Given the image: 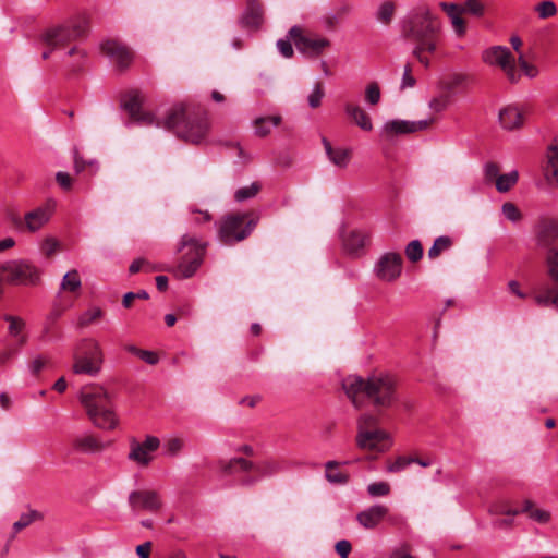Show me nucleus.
Wrapping results in <instances>:
<instances>
[{
	"instance_id": "nucleus-1",
	"label": "nucleus",
	"mask_w": 558,
	"mask_h": 558,
	"mask_svg": "<svg viewBox=\"0 0 558 558\" xmlns=\"http://www.w3.org/2000/svg\"><path fill=\"white\" fill-rule=\"evenodd\" d=\"M402 36L413 44L412 54L425 69L441 45V24L427 4L412 9L400 22Z\"/></svg>"
},
{
	"instance_id": "nucleus-2",
	"label": "nucleus",
	"mask_w": 558,
	"mask_h": 558,
	"mask_svg": "<svg viewBox=\"0 0 558 558\" xmlns=\"http://www.w3.org/2000/svg\"><path fill=\"white\" fill-rule=\"evenodd\" d=\"M342 387L355 408L369 403L379 413L391 408L397 400L396 380L389 374H375L367 379L349 376Z\"/></svg>"
},
{
	"instance_id": "nucleus-3",
	"label": "nucleus",
	"mask_w": 558,
	"mask_h": 558,
	"mask_svg": "<svg viewBox=\"0 0 558 558\" xmlns=\"http://www.w3.org/2000/svg\"><path fill=\"white\" fill-rule=\"evenodd\" d=\"M157 128L173 131L184 141L197 144L206 136L209 124L204 113L190 112L183 105H174L162 117V122H157Z\"/></svg>"
},
{
	"instance_id": "nucleus-4",
	"label": "nucleus",
	"mask_w": 558,
	"mask_h": 558,
	"mask_svg": "<svg viewBox=\"0 0 558 558\" xmlns=\"http://www.w3.org/2000/svg\"><path fill=\"white\" fill-rule=\"evenodd\" d=\"M78 399L92 423L105 430H112L119 424L114 405L108 391L98 385L84 386Z\"/></svg>"
},
{
	"instance_id": "nucleus-5",
	"label": "nucleus",
	"mask_w": 558,
	"mask_h": 558,
	"mask_svg": "<svg viewBox=\"0 0 558 558\" xmlns=\"http://www.w3.org/2000/svg\"><path fill=\"white\" fill-rule=\"evenodd\" d=\"M220 469L226 475L238 473H254L242 478V485H253L263 477L276 475L284 470L283 462L277 459H265L253 463L244 458H233L220 462Z\"/></svg>"
},
{
	"instance_id": "nucleus-6",
	"label": "nucleus",
	"mask_w": 558,
	"mask_h": 558,
	"mask_svg": "<svg viewBox=\"0 0 558 558\" xmlns=\"http://www.w3.org/2000/svg\"><path fill=\"white\" fill-rule=\"evenodd\" d=\"M207 242L201 241L192 234L181 236L178 244V252H183L178 265L170 271L178 279H187L193 277L204 262Z\"/></svg>"
},
{
	"instance_id": "nucleus-7",
	"label": "nucleus",
	"mask_w": 558,
	"mask_h": 558,
	"mask_svg": "<svg viewBox=\"0 0 558 558\" xmlns=\"http://www.w3.org/2000/svg\"><path fill=\"white\" fill-rule=\"evenodd\" d=\"M379 417L376 414L364 413L357 420L356 445L364 450L385 452L391 447V437L378 428Z\"/></svg>"
},
{
	"instance_id": "nucleus-8",
	"label": "nucleus",
	"mask_w": 558,
	"mask_h": 558,
	"mask_svg": "<svg viewBox=\"0 0 558 558\" xmlns=\"http://www.w3.org/2000/svg\"><path fill=\"white\" fill-rule=\"evenodd\" d=\"M105 362L100 343L94 338L82 339L73 350V373L97 376Z\"/></svg>"
},
{
	"instance_id": "nucleus-9",
	"label": "nucleus",
	"mask_w": 558,
	"mask_h": 558,
	"mask_svg": "<svg viewBox=\"0 0 558 558\" xmlns=\"http://www.w3.org/2000/svg\"><path fill=\"white\" fill-rule=\"evenodd\" d=\"M247 214H232L223 217L218 227V238L227 245L246 239L256 226V220H247Z\"/></svg>"
},
{
	"instance_id": "nucleus-10",
	"label": "nucleus",
	"mask_w": 558,
	"mask_h": 558,
	"mask_svg": "<svg viewBox=\"0 0 558 558\" xmlns=\"http://www.w3.org/2000/svg\"><path fill=\"white\" fill-rule=\"evenodd\" d=\"M85 31L86 23L84 21L48 28L41 36V41L49 47L48 50L43 52V59H48L53 49L61 48L70 41L83 36Z\"/></svg>"
},
{
	"instance_id": "nucleus-11",
	"label": "nucleus",
	"mask_w": 558,
	"mask_h": 558,
	"mask_svg": "<svg viewBox=\"0 0 558 558\" xmlns=\"http://www.w3.org/2000/svg\"><path fill=\"white\" fill-rule=\"evenodd\" d=\"M482 60L490 66L499 68L510 83L520 81L515 56L505 46H493L482 52Z\"/></svg>"
},
{
	"instance_id": "nucleus-12",
	"label": "nucleus",
	"mask_w": 558,
	"mask_h": 558,
	"mask_svg": "<svg viewBox=\"0 0 558 558\" xmlns=\"http://www.w3.org/2000/svg\"><path fill=\"white\" fill-rule=\"evenodd\" d=\"M0 276L12 284H36L40 278L39 269L25 260H10L0 266Z\"/></svg>"
},
{
	"instance_id": "nucleus-13",
	"label": "nucleus",
	"mask_w": 558,
	"mask_h": 558,
	"mask_svg": "<svg viewBox=\"0 0 558 558\" xmlns=\"http://www.w3.org/2000/svg\"><path fill=\"white\" fill-rule=\"evenodd\" d=\"M289 36L293 40L298 51L308 58L320 56L331 43L319 35H310L302 26L294 25L289 29Z\"/></svg>"
},
{
	"instance_id": "nucleus-14",
	"label": "nucleus",
	"mask_w": 558,
	"mask_h": 558,
	"mask_svg": "<svg viewBox=\"0 0 558 558\" xmlns=\"http://www.w3.org/2000/svg\"><path fill=\"white\" fill-rule=\"evenodd\" d=\"M143 96L137 90L130 92L123 101V108L128 111L130 118L143 125L157 126V122H162V118L153 112H146L142 109Z\"/></svg>"
},
{
	"instance_id": "nucleus-15",
	"label": "nucleus",
	"mask_w": 558,
	"mask_h": 558,
	"mask_svg": "<svg viewBox=\"0 0 558 558\" xmlns=\"http://www.w3.org/2000/svg\"><path fill=\"white\" fill-rule=\"evenodd\" d=\"M374 272L381 281H396L402 272L401 255L395 252L383 254L375 264Z\"/></svg>"
},
{
	"instance_id": "nucleus-16",
	"label": "nucleus",
	"mask_w": 558,
	"mask_h": 558,
	"mask_svg": "<svg viewBox=\"0 0 558 558\" xmlns=\"http://www.w3.org/2000/svg\"><path fill=\"white\" fill-rule=\"evenodd\" d=\"M160 440L156 436H146L144 441L131 439L129 460L141 466H147L154 459V452L159 448Z\"/></svg>"
},
{
	"instance_id": "nucleus-17",
	"label": "nucleus",
	"mask_w": 558,
	"mask_h": 558,
	"mask_svg": "<svg viewBox=\"0 0 558 558\" xmlns=\"http://www.w3.org/2000/svg\"><path fill=\"white\" fill-rule=\"evenodd\" d=\"M57 203L49 198L43 205L28 211L24 216L25 228L29 232H37L46 226L56 211Z\"/></svg>"
},
{
	"instance_id": "nucleus-18",
	"label": "nucleus",
	"mask_w": 558,
	"mask_h": 558,
	"mask_svg": "<svg viewBox=\"0 0 558 558\" xmlns=\"http://www.w3.org/2000/svg\"><path fill=\"white\" fill-rule=\"evenodd\" d=\"M101 52L120 70L126 69L133 61V52L122 43L108 39L100 46Z\"/></svg>"
},
{
	"instance_id": "nucleus-19",
	"label": "nucleus",
	"mask_w": 558,
	"mask_h": 558,
	"mask_svg": "<svg viewBox=\"0 0 558 558\" xmlns=\"http://www.w3.org/2000/svg\"><path fill=\"white\" fill-rule=\"evenodd\" d=\"M129 504L135 511L149 512H156L162 506L160 496L155 490H134L129 495Z\"/></svg>"
},
{
	"instance_id": "nucleus-20",
	"label": "nucleus",
	"mask_w": 558,
	"mask_h": 558,
	"mask_svg": "<svg viewBox=\"0 0 558 558\" xmlns=\"http://www.w3.org/2000/svg\"><path fill=\"white\" fill-rule=\"evenodd\" d=\"M434 118L418 121L390 120L385 123L384 132L387 135L415 133L418 131L427 130L434 123Z\"/></svg>"
},
{
	"instance_id": "nucleus-21",
	"label": "nucleus",
	"mask_w": 558,
	"mask_h": 558,
	"mask_svg": "<svg viewBox=\"0 0 558 558\" xmlns=\"http://www.w3.org/2000/svg\"><path fill=\"white\" fill-rule=\"evenodd\" d=\"M111 441H102L93 434H83L73 439V449L81 453L95 454L100 453L110 447Z\"/></svg>"
},
{
	"instance_id": "nucleus-22",
	"label": "nucleus",
	"mask_w": 558,
	"mask_h": 558,
	"mask_svg": "<svg viewBox=\"0 0 558 558\" xmlns=\"http://www.w3.org/2000/svg\"><path fill=\"white\" fill-rule=\"evenodd\" d=\"M537 246L546 250H558V221H547L539 226L536 236Z\"/></svg>"
},
{
	"instance_id": "nucleus-23",
	"label": "nucleus",
	"mask_w": 558,
	"mask_h": 558,
	"mask_svg": "<svg viewBox=\"0 0 558 558\" xmlns=\"http://www.w3.org/2000/svg\"><path fill=\"white\" fill-rule=\"evenodd\" d=\"M389 509L384 505H374L356 515L357 522L367 530L375 529L388 514Z\"/></svg>"
},
{
	"instance_id": "nucleus-24",
	"label": "nucleus",
	"mask_w": 558,
	"mask_h": 558,
	"mask_svg": "<svg viewBox=\"0 0 558 558\" xmlns=\"http://www.w3.org/2000/svg\"><path fill=\"white\" fill-rule=\"evenodd\" d=\"M323 144L328 159L332 165L340 169L348 167L351 160V150L343 147H332L329 141L323 138Z\"/></svg>"
},
{
	"instance_id": "nucleus-25",
	"label": "nucleus",
	"mask_w": 558,
	"mask_h": 558,
	"mask_svg": "<svg viewBox=\"0 0 558 558\" xmlns=\"http://www.w3.org/2000/svg\"><path fill=\"white\" fill-rule=\"evenodd\" d=\"M499 122L506 130H514L523 124V112L517 106H507L499 112Z\"/></svg>"
},
{
	"instance_id": "nucleus-26",
	"label": "nucleus",
	"mask_w": 558,
	"mask_h": 558,
	"mask_svg": "<svg viewBox=\"0 0 558 558\" xmlns=\"http://www.w3.org/2000/svg\"><path fill=\"white\" fill-rule=\"evenodd\" d=\"M544 175L551 186L558 185V146L553 145L547 151V162L544 167Z\"/></svg>"
},
{
	"instance_id": "nucleus-27",
	"label": "nucleus",
	"mask_w": 558,
	"mask_h": 558,
	"mask_svg": "<svg viewBox=\"0 0 558 558\" xmlns=\"http://www.w3.org/2000/svg\"><path fill=\"white\" fill-rule=\"evenodd\" d=\"M264 8L259 0H247L242 21L246 26L258 27L263 23Z\"/></svg>"
},
{
	"instance_id": "nucleus-28",
	"label": "nucleus",
	"mask_w": 558,
	"mask_h": 558,
	"mask_svg": "<svg viewBox=\"0 0 558 558\" xmlns=\"http://www.w3.org/2000/svg\"><path fill=\"white\" fill-rule=\"evenodd\" d=\"M344 111L347 116L363 131H371L373 123L368 113L357 105L345 104Z\"/></svg>"
},
{
	"instance_id": "nucleus-29",
	"label": "nucleus",
	"mask_w": 558,
	"mask_h": 558,
	"mask_svg": "<svg viewBox=\"0 0 558 558\" xmlns=\"http://www.w3.org/2000/svg\"><path fill=\"white\" fill-rule=\"evenodd\" d=\"M5 320L9 323V335L14 339V344L17 348L23 347L27 341V337L24 333V320L11 315L5 316Z\"/></svg>"
},
{
	"instance_id": "nucleus-30",
	"label": "nucleus",
	"mask_w": 558,
	"mask_h": 558,
	"mask_svg": "<svg viewBox=\"0 0 558 558\" xmlns=\"http://www.w3.org/2000/svg\"><path fill=\"white\" fill-rule=\"evenodd\" d=\"M350 10V5L342 4L336 10L324 14L320 17V23L327 31H332L341 23L343 17L349 14Z\"/></svg>"
},
{
	"instance_id": "nucleus-31",
	"label": "nucleus",
	"mask_w": 558,
	"mask_h": 558,
	"mask_svg": "<svg viewBox=\"0 0 558 558\" xmlns=\"http://www.w3.org/2000/svg\"><path fill=\"white\" fill-rule=\"evenodd\" d=\"M452 94L448 90L442 89L440 86L438 88L437 94H435L429 102L428 107L433 111V113L438 114L442 111L447 110L452 104Z\"/></svg>"
},
{
	"instance_id": "nucleus-32",
	"label": "nucleus",
	"mask_w": 558,
	"mask_h": 558,
	"mask_svg": "<svg viewBox=\"0 0 558 558\" xmlns=\"http://www.w3.org/2000/svg\"><path fill=\"white\" fill-rule=\"evenodd\" d=\"M325 477L331 484L343 485L349 481V474L340 470V463L337 461H327L325 463Z\"/></svg>"
},
{
	"instance_id": "nucleus-33",
	"label": "nucleus",
	"mask_w": 558,
	"mask_h": 558,
	"mask_svg": "<svg viewBox=\"0 0 558 558\" xmlns=\"http://www.w3.org/2000/svg\"><path fill=\"white\" fill-rule=\"evenodd\" d=\"M367 235L364 232L361 231H352L350 234H348L343 240L344 248L350 254H356L367 241Z\"/></svg>"
},
{
	"instance_id": "nucleus-34",
	"label": "nucleus",
	"mask_w": 558,
	"mask_h": 558,
	"mask_svg": "<svg viewBox=\"0 0 558 558\" xmlns=\"http://www.w3.org/2000/svg\"><path fill=\"white\" fill-rule=\"evenodd\" d=\"M281 121L280 116H272L266 118H258L255 120V134L258 136H266L271 132V129L277 126Z\"/></svg>"
},
{
	"instance_id": "nucleus-35",
	"label": "nucleus",
	"mask_w": 558,
	"mask_h": 558,
	"mask_svg": "<svg viewBox=\"0 0 558 558\" xmlns=\"http://www.w3.org/2000/svg\"><path fill=\"white\" fill-rule=\"evenodd\" d=\"M518 180L519 172L517 170L500 174L495 182L496 190L500 193H506L518 183Z\"/></svg>"
},
{
	"instance_id": "nucleus-36",
	"label": "nucleus",
	"mask_w": 558,
	"mask_h": 558,
	"mask_svg": "<svg viewBox=\"0 0 558 558\" xmlns=\"http://www.w3.org/2000/svg\"><path fill=\"white\" fill-rule=\"evenodd\" d=\"M104 316V312L100 307H90L85 312L81 313L77 317V325L81 328H85L96 322H98Z\"/></svg>"
},
{
	"instance_id": "nucleus-37",
	"label": "nucleus",
	"mask_w": 558,
	"mask_h": 558,
	"mask_svg": "<svg viewBox=\"0 0 558 558\" xmlns=\"http://www.w3.org/2000/svg\"><path fill=\"white\" fill-rule=\"evenodd\" d=\"M396 12V4L393 1L386 0L377 9L376 12V19L385 24L388 25L391 23Z\"/></svg>"
},
{
	"instance_id": "nucleus-38",
	"label": "nucleus",
	"mask_w": 558,
	"mask_h": 558,
	"mask_svg": "<svg viewBox=\"0 0 558 558\" xmlns=\"http://www.w3.org/2000/svg\"><path fill=\"white\" fill-rule=\"evenodd\" d=\"M452 246V240L447 235L437 238L428 250L430 259L437 258L442 252L448 251Z\"/></svg>"
},
{
	"instance_id": "nucleus-39",
	"label": "nucleus",
	"mask_w": 558,
	"mask_h": 558,
	"mask_svg": "<svg viewBox=\"0 0 558 558\" xmlns=\"http://www.w3.org/2000/svg\"><path fill=\"white\" fill-rule=\"evenodd\" d=\"M81 278L77 270L73 269L68 271L61 282V289L70 292H75L81 288Z\"/></svg>"
},
{
	"instance_id": "nucleus-40",
	"label": "nucleus",
	"mask_w": 558,
	"mask_h": 558,
	"mask_svg": "<svg viewBox=\"0 0 558 558\" xmlns=\"http://www.w3.org/2000/svg\"><path fill=\"white\" fill-rule=\"evenodd\" d=\"M546 266L550 278L558 283V250H549L546 253Z\"/></svg>"
},
{
	"instance_id": "nucleus-41",
	"label": "nucleus",
	"mask_w": 558,
	"mask_h": 558,
	"mask_svg": "<svg viewBox=\"0 0 558 558\" xmlns=\"http://www.w3.org/2000/svg\"><path fill=\"white\" fill-rule=\"evenodd\" d=\"M260 190V184L257 182H253L248 186L240 187L235 194L234 198L236 202H244L246 199L253 198Z\"/></svg>"
},
{
	"instance_id": "nucleus-42",
	"label": "nucleus",
	"mask_w": 558,
	"mask_h": 558,
	"mask_svg": "<svg viewBox=\"0 0 558 558\" xmlns=\"http://www.w3.org/2000/svg\"><path fill=\"white\" fill-rule=\"evenodd\" d=\"M184 439L180 437H171L165 441V453L167 456L174 457L179 454V452L184 448Z\"/></svg>"
},
{
	"instance_id": "nucleus-43",
	"label": "nucleus",
	"mask_w": 558,
	"mask_h": 558,
	"mask_svg": "<svg viewBox=\"0 0 558 558\" xmlns=\"http://www.w3.org/2000/svg\"><path fill=\"white\" fill-rule=\"evenodd\" d=\"M405 255L412 263H416L423 257V246L418 240L411 241L405 247Z\"/></svg>"
},
{
	"instance_id": "nucleus-44",
	"label": "nucleus",
	"mask_w": 558,
	"mask_h": 558,
	"mask_svg": "<svg viewBox=\"0 0 558 558\" xmlns=\"http://www.w3.org/2000/svg\"><path fill=\"white\" fill-rule=\"evenodd\" d=\"M462 13H469L471 15L481 17L485 13V5L478 0H466L461 7Z\"/></svg>"
},
{
	"instance_id": "nucleus-45",
	"label": "nucleus",
	"mask_w": 558,
	"mask_h": 558,
	"mask_svg": "<svg viewBox=\"0 0 558 558\" xmlns=\"http://www.w3.org/2000/svg\"><path fill=\"white\" fill-rule=\"evenodd\" d=\"M517 65L520 71V75L523 73L530 78H534L538 74V70L535 65L529 63L522 53L517 57Z\"/></svg>"
},
{
	"instance_id": "nucleus-46",
	"label": "nucleus",
	"mask_w": 558,
	"mask_h": 558,
	"mask_svg": "<svg viewBox=\"0 0 558 558\" xmlns=\"http://www.w3.org/2000/svg\"><path fill=\"white\" fill-rule=\"evenodd\" d=\"M502 215L510 221L517 222L522 218V214L515 204L507 202L501 207Z\"/></svg>"
},
{
	"instance_id": "nucleus-47",
	"label": "nucleus",
	"mask_w": 558,
	"mask_h": 558,
	"mask_svg": "<svg viewBox=\"0 0 558 558\" xmlns=\"http://www.w3.org/2000/svg\"><path fill=\"white\" fill-rule=\"evenodd\" d=\"M380 88L377 83H371L365 89V100L372 106L377 105L380 101Z\"/></svg>"
},
{
	"instance_id": "nucleus-48",
	"label": "nucleus",
	"mask_w": 558,
	"mask_h": 558,
	"mask_svg": "<svg viewBox=\"0 0 558 558\" xmlns=\"http://www.w3.org/2000/svg\"><path fill=\"white\" fill-rule=\"evenodd\" d=\"M535 10L538 16L542 19H548L550 16H554L557 12L556 4L549 0L538 3Z\"/></svg>"
},
{
	"instance_id": "nucleus-49",
	"label": "nucleus",
	"mask_w": 558,
	"mask_h": 558,
	"mask_svg": "<svg viewBox=\"0 0 558 558\" xmlns=\"http://www.w3.org/2000/svg\"><path fill=\"white\" fill-rule=\"evenodd\" d=\"M465 81L466 76L462 74H454L448 81L442 82L439 86L453 95V90L463 85Z\"/></svg>"
},
{
	"instance_id": "nucleus-50",
	"label": "nucleus",
	"mask_w": 558,
	"mask_h": 558,
	"mask_svg": "<svg viewBox=\"0 0 558 558\" xmlns=\"http://www.w3.org/2000/svg\"><path fill=\"white\" fill-rule=\"evenodd\" d=\"M367 492L373 497L387 496L390 493V485L386 482L371 483Z\"/></svg>"
},
{
	"instance_id": "nucleus-51",
	"label": "nucleus",
	"mask_w": 558,
	"mask_h": 558,
	"mask_svg": "<svg viewBox=\"0 0 558 558\" xmlns=\"http://www.w3.org/2000/svg\"><path fill=\"white\" fill-rule=\"evenodd\" d=\"M416 84L415 77L412 75V65L407 63L404 65L403 75L400 83V89L404 90L408 88H413Z\"/></svg>"
},
{
	"instance_id": "nucleus-52",
	"label": "nucleus",
	"mask_w": 558,
	"mask_h": 558,
	"mask_svg": "<svg viewBox=\"0 0 558 558\" xmlns=\"http://www.w3.org/2000/svg\"><path fill=\"white\" fill-rule=\"evenodd\" d=\"M39 517L37 511H29L27 513H23L20 519L13 524V529L15 532L23 530L28 526L33 521H35Z\"/></svg>"
},
{
	"instance_id": "nucleus-53",
	"label": "nucleus",
	"mask_w": 558,
	"mask_h": 558,
	"mask_svg": "<svg viewBox=\"0 0 558 558\" xmlns=\"http://www.w3.org/2000/svg\"><path fill=\"white\" fill-rule=\"evenodd\" d=\"M324 97V89L322 83H316L312 93L308 95V105L312 108L319 107Z\"/></svg>"
},
{
	"instance_id": "nucleus-54",
	"label": "nucleus",
	"mask_w": 558,
	"mask_h": 558,
	"mask_svg": "<svg viewBox=\"0 0 558 558\" xmlns=\"http://www.w3.org/2000/svg\"><path fill=\"white\" fill-rule=\"evenodd\" d=\"M291 41H293L290 36L288 35V38L286 39H279L277 40V48L279 50V52L284 57V58H291L293 57V53H294V50H293V47H292V44Z\"/></svg>"
},
{
	"instance_id": "nucleus-55",
	"label": "nucleus",
	"mask_w": 558,
	"mask_h": 558,
	"mask_svg": "<svg viewBox=\"0 0 558 558\" xmlns=\"http://www.w3.org/2000/svg\"><path fill=\"white\" fill-rule=\"evenodd\" d=\"M529 517L539 523H547L550 519L549 512L538 508H527Z\"/></svg>"
},
{
	"instance_id": "nucleus-56",
	"label": "nucleus",
	"mask_w": 558,
	"mask_h": 558,
	"mask_svg": "<svg viewBox=\"0 0 558 558\" xmlns=\"http://www.w3.org/2000/svg\"><path fill=\"white\" fill-rule=\"evenodd\" d=\"M413 461L414 458L399 457L392 464L388 466V471L391 473L400 472L413 463Z\"/></svg>"
},
{
	"instance_id": "nucleus-57",
	"label": "nucleus",
	"mask_w": 558,
	"mask_h": 558,
	"mask_svg": "<svg viewBox=\"0 0 558 558\" xmlns=\"http://www.w3.org/2000/svg\"><path fill=\"white\" fill-rule=\"evenodd\" d=\"M450 21L454 33L460 37L463 36L465 34V22L462 17V13L451 16Z\"/></svg>"
},
{
	"instance_id": "nucleus-58",
	"label": "nucleus",
	"mask_w": 558,
	"mask_h": 558,
	"mask_svg": "<svg viewBox=\"0 0 558 558\" xmlns=\"http://www.w3.org/2000/svg\"><path fill=\"white\" fill-rule=\"evenodd\" d=\"M484 174L487 181L494 180L496 182L497 178L500 175L498 165L495 162H487L484 166Z\"/></svg>"
},
{
	"instance_id": "nucleus-59",
	"label": "nucleus",
	"mask_w": 558,
	"mask_h": 558,
	"mask_svg": "<svg viewBox=\"0 0 558 558\" xmlns=\"http://www.w3.org/2000/svg\"><path fill=\"white\" fill-rule=\"evenodd\" d=\"M69 56L75 58V61L72 64L73 71L80 70L85 60V52L75 47L69 51Z\"/></svg>"
},
{
	"instance_id": "nucleus-60",
	"label": "nucleus",
	"mask_w": 558,
	"mask_h": 558,
	"mask_svg": "<svg viewBox=\"0 0 558 558\" xmlns=\"http://www.w3.org/2000/svg\"><path fill=\"white\" fill-rule=\"evenodd\" d=\"M389 558H416V557H414L411 554V549L408 544H402L391 551Z\"/></svg>"
},
{
	"instance_id": "nucleus-61",
	"label": "nucleus",
	"mask_w": 558,
	"mask_h": 558,
	"mask_svg": "<svg viewBox=\"0 0 558 558\" xmlns=\"http://www.w3.org/2000/svg\"><path fill=\"white\" fill-rule=\"evenodd\" d=\"M58 247H59V242L56 239L47 238L43 243L41 250H43V253L49 257L58 251Z\"/></svg>"
},
{
	"instance_id": "nucleus-62",
	"label": "nucleus",
	"mask_w": 558,
	"mask_h": 558,
	"mask_svg": "<svg viewBox=\"0 0 558 558\" xmlns=\"http://www.w3.org/2000/svg\"><path fill=\"white\" fill-rule=\"evenodd\" d=\"M507 518L505 519H497L495 521V526L499 527V529H504V527H507V526H510L511 523H512V519L514 515H517L519 513L518 510H511V509H508L506 511H502Z\"/></svg>"
},
{
	"instance_id": "nucleus-63",
	"label": "nucleus",
	"mask_w": 558,
	"mask_h": 558,
	"mask_svg": "<svg viewBox=\"0 0 558 558\" xmlns=\"http://www.w3.org/2000/svg\"><path fill=\"white\" fill-rule=\"evenodd\" d=\"M336 551L341 558H348L351 553L352 546L349 541L341 539L336 544Z\"/></svg>"
},
{
	"instance_id": "nucleus-64",
	"label": "nucleus",
	"mask_w": 558,
	"mask_h": 558,
	"mask_svg": "<svg viewBox=\"0 0 558 558\" xmlns=\"http://www.w3.org/2000/svg\"><path fill=\"white\" fill-rule=\"evenodd\" d=\"M48 360L44 356L35 357L29 364V371L33 375H38L47 364Z\"/></svg>"
}]
</instances>
